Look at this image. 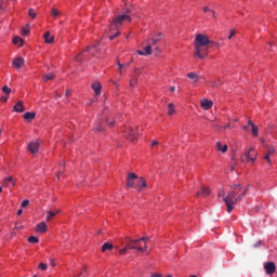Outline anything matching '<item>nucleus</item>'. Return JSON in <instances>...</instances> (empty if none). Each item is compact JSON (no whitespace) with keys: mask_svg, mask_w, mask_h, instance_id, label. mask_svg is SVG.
Returning a JSON list of instances; mask_svg holds the SVG:
<instances>
[{"mask_svg":"<svg viewBox=\"0 0 277 277\" xmlns=\"http://www.w3.org/2000/svg\"><path fill=\"white\" fill-rule=\"evenodd\" d=\"M101 82L96 81L92 84V90L95 91V96H101V90H102Z\"/></svg>","mask_w":277,"mask_h":277,"instance_id":"aec40b11","label":"nucleus"},{"mask_svg":"<svg viewBox=\"0 0 277 277\" xmlns=\"http://www.w3.org/2000/svg\"><path fill=\"white\" fill-rule=\"evenodd\" d=\"M217 85H222V82L219 80L217 82H212V87L215 88Z\"/></svg>","mask_w":277,"mask_h":277,"instance_id":"09e8293b","label":"nucleus"},{"mask_svg":"<svg viewBox=\"0 0 277 277\" xmlns=\"http://www.w3.org/2000/svg\"><path fill=\"white\" fill-rule=\"evenodd\" d=\"M118 36H120V31H117L115 35H111L109 37V40H116V38H118Z\"/></svg>","mask_w":277,"mask_h":277,"instance_id":"37998d69","label":"nucleus"},{"mask_svg":"<svg viewBox=\"0 0 277 277\" xmlns=\"http://www.w3.org/2000/svg\"><path fill=\"white\" fill-rule=\"evenodd\" d=\"M226 129H235V126L228 123L226 126H220L219 131H226Z\"/></svg>","mask_w":277,"mask_h":277,"instance_id":"2f4dec72","label":"nucleus"},{"mask_svg":"<svg viewBox=\"0 0 277 277\" xmlns=\"http://www.w3.org/2000/svg\"><path fill=\"white\" fill-rule=\"evenodd\" d=\"M107 250H114V245L109 243V242H105L102 246V252H107Z\"/></svg>","mask_w":277,"mask_h":277,"instance_id":"c85d7f7f","label":"nucleus"},{"mask_svg":"<svg viewBox=\"0 0 277 277\" xmlns=\"http://www.w3.org/2000/svg\"><path fill=\"white\" fill-rule=\"evenodd\" d=\"M77 62H81V53L76 56Z\"/></svg>","mask_w":277,"mask_h":277,"instance_id":"603ef678","label":"nucleus"},{"mask_svg":"<svg viewBox=\"0 0 277 277\" xmlns=\"http://www.w3.org/2000/svg\"><path fill=\"white\" fill-rule=\"evenodd\" d=\"M36 118V113H25L24 114V119L28 120V122H31Z\"/></svg>","mask_w":277,"mask_h":277,"instance_id":"bb28decb","label":"nucleus"},{"mask_svg":"<svg viewBox=\"0 0 277 277\" xmlns=\"http://www.w3.org/2000/svg\"><path fill=\"white\" fill-rule=\"evenodd\" d=\"M17 215H23V209L17 210Z\"/></svg>","mask_w":277,"mask_h":277,"instance_id":"5fc2aeb1","label":"nucleus"},{"mask_svg":"<svg viewBox=\"0 0 277 277\" xmlns=\"http://www.w3.org/2000/svg\"><path fill=\"white\" fill-rule=\"evenodd\" d=\"M216 149L220 151V153H226V150H228V145H226L224 142L222 141H219L216 143Z\"/></svg>","mask_w":277,"mask_h":277,"instance_id":"a211bd4d","label":"nucleus"},{"mask_svg":"<svg viewBox=\"0 0 277 277\" xmlns=\"http://www.w3.org/2000/svg\"><path fill=\"white\" fill-rule=\"evenodd\" d=\"M168 107H169L168 115L172 116V114H174V111H176L174 109V104H169Z\"/></svg>","mask_w":277,"mask_h":277,"instance_id":"c9c22d12","label":"nucleus"},{"mask_svg":"<svg viewBox=\"0 0 277 277\" xmlns=\"http://www.w3.org/2000/svg\"><path fill=\"white\" fill-rule=\"evenodd\" d=\"M32 277H38V275H34Z\"/></svg>","mask_w":277,"mask_h":277,"instance_id":"774afa93","label":"nucleus"},{"mask_svg":"<svg viewBox=\"0 0 277 277\" xmlns=\"http://www.w3.org/2000/svg\"><path fill=\"white\" fill-rule=\"evenodd\" d=\"M37 233H47V223L41 222L37 225Z\"/></svg>","mask_w":277,"mask_h":277,"instance_id":"5701e85b","label":"nucleus"},{"mask_svg":"<svg viewBox=\"0 0 277 277\" xmlns=\"http://www.w3.org/2000/svg\"><path fill=\"white\" fill-rule=\"evenodd\" d=\"M38 268L41 269L42 272H47L48 266H47V264H44V263L41 262V263L38 265Z\"/></svg>","mask_w":277,"mask_h":277,"instance_id":"ea45409f","label":"nucleus"},{"mask_svg":"<svg viewBox=\"0 0 277 277\" xmlns=\"http://www.w3.org/2000/svg\"><path fill=\"white\" fill-rule=\"evenodd\" d=\"M130 85H131V88H134V85H135V82H133V81H130Z\"/></svg>","mask_w":277,"mask_h":277,"instance_id":"052dcab7","label":"nucleus"},{"mask_svg":"<svg viewBox=\"0 0 277 277\" xmlns=\"http://www.w3.org/2000/svg\"><path fill=\"white\" fill-rule=\"evenodd\" d=\"M241 194L239 196H241V200L243 199V197L246 196L248 188H241Z\"/></svg>","mask_w":277,"mask_h":277,"instance_id":"79ce46f5","label":"nucleus"},{"mask_svg":"<svg viewBox=\"0 0 277 277\" xmlns=\"http://www.w3.org/2000/svg\"><path fill=\"white\" fill-rule=\"evenodd\" d=\"M274 153H276V147L271 146L267 147V154L264 156V159L267 161V163H272V155H274Z\"/></svg>","mask_w":277,"mask_h":277,"instance_id":"dca6fc26","label":"nucleus"},{"mask_svg":"<svg viewBox=\"0 0 277 277\" xmlns=\"http://www.w3.org/2000/svg\"><path fill=\"white\" fill-rule=\"evenodd\" d=\"M14 111H16L17 114H23V111H25V105H23V101H18L14 107H13Z\"/></svg>","mask_w":277,"mask_h":277,"instance_id":"f3484780","label":"nucleus"},{"mask_svg":"<svg viewBox=\"0 0 277 277\" xmlns=\"http://www.w3.org/2000/svg\"><path fill=\"white\" fill-rule=\"evenodd\" d=\"M52 266H55V262H52Z\"/></svg>","mask_w":277,"mask_h":277,"instance_id":"338daca9","label":"nucleus"},{"mask_svg":"<svg viewBox=\"0 0 277 277\" xmlns=\"http://www.w3.org/2000/svg\"><path fill=\"white\" fill-rule=\"evenodd\" d=\"M195 57H198L199 60L209 57V45L199 47V52L198 49H195Z\"/></svg>","mask_w":277,"mask_h":277,"instance_id":"0eeeda50","label":"nucleus"},{"mask_svg":"<svg viewBox=\"0 0 277 277\" xmlns=\"http://www.w3.org/2000/svg\"><path fill=\"white\" fill-rule=\"evenodd\" d=\"M137 55H146V52L142 51V50H138L137 51Z\"/></svg>","mask_w":277,"mask_h":277,"instance_id":"3c124183","label":"nucleus"},{"mask_svg":"<svg viewBox=\"0 0 277 277\" xmlns=\"http://www.w3.org/2000/svg\"><path fill=\"white\" fill-rule=\"evenodd\" d=\"M211 44V40L207 35L199 34L195 38V49L200 53V47H209Z\"/></svg>","mask_w":277,"mask_h":277,"instance_id":"39448f33","label":"nucleus"},{"mask_svg":"<svg viewBox=\"0 0 277 277\" xmlns=\"http://www.w3.org/2000/svg\"><path fill=\"white\" fill-rule=\"evenodd\" d=\"M55 98H62V94L56 93V94H55Z\"/></svg>","mask_w":277,"mask_h":277,"instance_id":"4d7b16f0","label":"nucleus"},{"mask_svg":"<svg viewBox=\"0 0 277 277\" xmlns=\"http://www.w3.org/2000/svg\"><path fill=\"white\" fill-rule=\"evenodd\" d=\"M51 14L54 18H57V16H60V11H57L55 8H52Z\"/></svg>","mask_w":277,"mask_h":277,"instance_id":"58836bf2","label":"nucleus"},{"mask_svg":"<svg viewBox=\"0 0 277 277\" xmlns=\"http://www.w3.org/2000/svg\"><path fill=\"white\" fill-rule=\"evenodd\" d=\"M43 38L47 44H53V42H55V37H51L50 31L44 32Z\"/></svg>","mask_w":277,"mask_h":277,"instance_id":"6ab92c4d","label":"nucleus"},{"mask_svg":"<svg viewBox=\"0 0 277 277\" xmlns=\"http://www.w3.org/2000/svg\"><path fill=\"white\" fill-rule=\"evenodd\" d=\"M235 34H236V32H235V29H232L229 36L227 37L228 40H232L233 37L235 36Z\"/></svg>","mask_w":277,"mask_h":277,"instance_id":"49530a36","label":"nucleus"},{"mask_svg":"<svg viewBox=\"0 0 277 277\" xmlns=\"http://www.w3.org/2000/svg\"><path fill=\"white\" fill-rule=\"evenodd\" d=\"M84 53H91V55H98L101 53V51H98V43H95L91 47H87L83 50Z\"/></svg>","mask_w":277,"mask_h":277,"instance_id":"f8f14e48","label":"nucleus"},{"mask_svg":"<svg viewBox=\"0 0 277 277\" xmlns=\"http://www.w3.org/2000/svg\"><path fill=\"white\" fill-rule=\"evenodd\" d=\"M105 124H108V127L111 129L114 124H116V122L115 121L108 122L107 119L103 117H98V120L95 122L93 127V131H95V133H101L105 131Z\"/></svg>","mask_w":277,"mask_h":277,"instance_id":"20e7f679","label":"nucleus"},{"mask_svg":"<svg viewBox=\"0 0 277 277\" xmlns=\"http://www.w3.org/2000/svg\"><path fill=\"white\" fill-rule=\"evenodd\" d=\"M259 153L256 151V148L249 147L245 150V153L240 157L241 163L254 166V162L256 161Z\"/></svg>","mask_w":277,"mask_h":277,"instance_id":"f03ea898","label":"nucleus"},{"mask_svg":"<svg viewBox=\"0 0 277 277\" xmlns=\"http://www.w3.org/2000/svg\"><path fill=\"white\" fill-rule=\"evenodd\" d=\"M127 250H137V252H142V247L132 246L131 242H128V245H126L123 249L119 250V254H127Z\"/></svg>","mask_w":277,"mask_h":277,"instance_id":"1a4fd4ad","label":"nucleus"},{"mask_svg":"<svg viewBox=\"0 0 277 277\" xmlns=\"http://www.w3.org/2000/svg\"><path fill=\"white\" fill-rule=\"evenodd\" d=\"M150 42H151L153 47H156V44L158 42H161V34H157V36L153 37L150 39Z\"/></svg>","mask_w":277,"mask_h":277,"instance_id":"393cba45","label":"nucleus"},{"mask_svg":"<svg viewBox=\"0 0 277 277\" xmlns=\"http://www.w3.org/2000/svg\"><path fill=\"white\" fill-rule=\"evenodd\" d=\"M22 36H29V24L26 25V28H22Z\"/></svg>","mask_w":277,"mask_h":277,"instance_id":"f704fd0d","label":"nucleus"},{"mask_svg":"<svg viewBox=\"0 0 277 277\" xmlns=\"http://www.w3.org/2000/svg\"><path fill=\"white\" fill-rule=\"evenodd\" d=\"M175 91H176V88L170 87V92H175Z\"/></svg>","mask_w":277,"mask_h":277,"instance_id":"13d9d810","label":"nucleus"},{"mask_svg":"<svg viewBox=\"0 0 277 277\" xmlns=\"http://www.w3.org/2000/svg\"><path fill=\"white\" fill-rule=\"evenodd\" d=\"M203 12H211L210 9L208 6L203 8Z\"/></svg>","mask_w":277,"mask_h":277,"instance_id":"6e6d98bb","label":"nucleus"},{"mask_svg":"<svg viewBox=\"0 0 277 277\" xmlns=\"http://www.w3.org/2000/svg\"><path fill=\"white\" fill-rule=\"evenodd\" d=\"M60 213V210H56V211H50L48 212V216H47V221L48 222H51V220H53V217H55V215H57Z\"/></svg>","mask_w":277,"mask_h":277,"instance_id":"cd10ccee","label":"nucleus"},{"mask_svg":"<svg viewBox=\"0 0 277 277\" xmlns=\"http://www.w3.org/2000/svg\"><path fill=\"white\" fill-rule=\"evenodd\" d=\"M23 228V225L15 223L14 229L15 230H21Z\"/></svg>","mask_w":277,"mask_h":277,"instance_id":"a18cd8bd","label":"nucleus"},{"mask_svg":"<svg viewBox=\"0 0 277 277\" xmlns=\"http://www.w3.org/2000/svg\"><path fill=\"white\" fill-rule=\"evenodd\" d=\"M2 92H3L4 94H6V95H10L11 92H12V89L9 88L8 85H4V87H2Z\"/></svg>","mask_w":277,"mask_h":277,"instance_id":"4c0bfd02","label":"nucleus"},{"mask_svg":"<svg viewBox=\"0 0 277 277\" xmlns=\"http://www.w3.org/2000/svg\"><path fill=\"white\" fill-rule=\"evenodd\" d=\"M241 193V185H233L232 192H229L227 195L224 194V190L219 193V196L223 198V201L226 205L227 213H230L233 209H235L234 205H237V202L241 201V196H237V194Z\"/></svg>","mask_w":277,"mask_h":277,"instance_id":"f257e3e1","label":"nucleus"},{"mask_svg":"<svg viewBox=\"0 0 277 277\" xmlns=\"http://www.w3.org/2000/svg\"><path fill=\"white\" fill-rule=\"evenodd\" d=\"M150 238L148 237H142L140 239H130V243H142V241H144V243H146V241H149Z\"/></svg>","mask_w":277,"mask_h":277,"instance_id":"b1692460","label":"nucleus"},{"mask_svg":"<svg viewBox=\"0 0 277 277\" xmlns=\"http://www.w3.org/2000/svg\"><path fill=\"white\" fill-rule=\"evenodd\" d=\"M211 194V189H209V187H205L201 186L200 192H197L196 196L197 197H202V198H207V196H209Z\"/></svg>","mask_w":277,"mask_h":277,"instance_id":"2eb2a0df","label":"nucleus"},{"mask_svg":"<svg viewBox=\"0 0 277 277\" xmlns=\"http://www.w3.org/2000/svg\"><path fill=\"white\" fill-rule=\"evenodd\" d=\"M264 269L268 276L276 273V264L274 262H268L264 265Z\"/></svg>","mask_w":277,"mask_h":277,"instance_id":"ddd939ff","label":"nucleus"},{"mask_svg":"<svg viewBox=\"0 0 277 277\" xmlns=\"http://www.w3.org/2000/svg\"><path fill=\"white\" fill-rule=\"evenodd\" d=\"M92 103H96V100H91L89 105H92Z\"/></svg>","mask_w":277,"mask_h":277,"instance_id":"680f3d73","label":"nucleus"},{"mask_svg":"<svg viewBox=\"0 0 277 277\" xmlns=\"http://www.w3.org/2000/svg\"><path fill=\"white\" fill-rule=\"evenodd\" d=\"M16 185V179L13 176H8L2 180L3 187H14Z\"/></svg>","mask_w":277,"mask_h":277,"instance_id":"9b49d317","label":"nucleus"},{"mask_svg":"<svg viewBox=\"0 0 277 277\" xmlns=\"http://www.w3.org/2000/svg\"><path fill=\"white\" fill-rule=\"evenodd\" d=\"M1 192H3V188L0 186V194H1Z\"/></svg>","mask_w":277,"mask_h":277,"instance_id":"69168bd1","label":"nucleus"},{"mask_svg":"<svg viewBox=\"0 0 277 277\" xmlns=\"http://www.w3.org/2000/svg\"><path fill=\"white\" fill-rule=\"evenodd\" d=\"M28 15L30 16V18H36V11L34 9H29Z\"/></svg>","mask_w":277,"mask_h":277,"instance_id":"a19ab883","label":"nucleus"},{"mask_svg":"<svg viewBox=\"0 0 277 277\" xmlns=\"http://www.w3.org/2000/svg\"><path fill=\"white\" fill-rule=\"evenodd\" d=\"M25 207H29V200L27 199L22 202V208L25 209Z\"/></svg>","mask_w":277,"mask_h":277,"instance_id":"c03bdc74","label":"nucleus"},{"mask_svg":"<svg viewBox=\"0 0 277 277\" xmlns=\"http://www.w3.org/2000/svg\"><path fill=\"white\" fill-rule=\"evenodd\" d=\"M187 77L193 81V83H198V80L200 79V76H198L196 72H188Z\"/></svg>","mask_w":277,"mask_h":277,"instance_id":"4be33fe9","label":"nucleus"},{"mask_svg":"<svg viewBox=\"0 0 277 277\" xmlns=\"http://www.w3.org/2000/svg\"><path fill=\"white\" fill-rule=\"evenodd\" d=\"M11 237H16V233L12 232Z\"/></svg>","mask_w":277,"mask_h":277,"instance_id":"0e129e2a","label":"nucleus"},{"mask_svg":"<svg viewBox=\"0 0 277 277\" xmlns=\"http://www.w3.org/2000/svg\"><path fill=\"white\" fill-rule=\"evenodd\" d=\"M70 94H72V91L70 89L66 90L65 96H70Z\"/></svg>","mask_w":277,"mask_h":277,"instance_id":"8fccbe9b","label":"nucleus"},{"mask_svg":"<svg viewBox=\"0 0 277 277\" xmlns=\"http://www.w3.org/2000/svg\"><path fill=\"white\" fill-rule=\"evenodd\" d=\"M145 55H153V45H147L144 49Z\"/></svg>","mask_w":277,"mask_h":277,"instance_id":"473e14b6","label":"nucleus"},{"mask_svg":"<svg viewBox=\"0 0 277 277\" xmlns=\"http://www.w3.org/2000/svg\"><path fill=\"white\" fill-rule=\"evenodd\" d=\"M40 239H38V237L36 236H30L28 238V243H39Z\"/></svg>","mask_w":277,"mask_h":277,"instance_id":"72a5a7b5","label":"nucleus"},{"mask_svg":"<svg viewBox=\"0 0 277 277\" xmlns=\"http://www.w3.org/2000/svg\"><path fill=\"white\" fill-rule=\"evenodd\" d=\"M150 146H151V148H155V146H159V142L153 141Z\"/></svg>","mask_w":277,"mask_h":277,"instance_id":"de8ad7c7","label":"nucleus"},{"mask_svg":"<svg viewBox=\"0 0 277 277\" xmlns=\"http://www.w3.org/2000/svg\"><path fill=\"white\" fill-rule=\"evenodd\" d=\"M124 23H131V15H129V11H126L123 14L118 15L111 23V27H115V29H119V27H122Z\"/></svg>","mask_w":277,"mask_h":277,"instance_id":"7ed1b4c3","label":"nucleus"},{"mask_svg":"<svg viewBox=\"0 0 277 277\" xmlns=\"http://www.w3.org/2000/svg\"><path fill=\"white\" fill-rule=\"evenodd\" d=\"M212 13L213 18H215V11H210Z\"/></svg>","mask_w":277,"mask_h":277,"instance_id":"e2e57ef3","label":"nucleus"},{"mask_svg":"<svg viewBox=\"0 0 277 277\" xmlns=\"http://www.w3.org/2000/svg\"><path fill=\"white\" fill-rule=\"evenodd\" d=\"M55 75L53 74H48L45 76H43V81H51V79H54Z\"/></svg>","mask_w":277,"mask_h":277,"instance_id":"e433bc0d","label":"nucleus"},{"mask_svg":"<svg viewBox=\"0 0 277 277\" xmlns=\"http://www.w3.org/2000/svg\"><path fill=\"white\" fill-rule=\"evenodd\" d=\"M131 246H135L136 248H142V252H144V250H148V246H146V242L142 243H132Z\"/></svg>","mask_w":277,"mask_h":277,"instance_id":"7c9ffc66","label":"nucleus"},{"mask_svg":"<svg viewBox=\"0 0 277 277\" xmlns=\"http://www.w3.org/2000/svg\"><path fill=\"white\" fill-rule=\"evenodd\" d=\"M135 181H137V174L135 173H129L128 177H127V187H137L135 185Z\"/></svg>","mask_w":277,"mask_h":277,"instance_id":"9d476101","label":"nucleus"},{"mask_svg":"<svg viewBox=\"0 0 277 277\" xmlns=\"http://www.w3.org/2000/svg\"><path fill=\"white\" fill-rule=\"evenodd\" d=\"M27 149L31 155H36L40 150V141H30L27 145Z\"/></svg>","mask_w":277,"mask_h":277,"instance_id":"6e6552de","label":"nucleus"},{"mask_svg":"<svg viewBox=\"0 0 277 277\" xmlns=\"http://www.w3.org/2000/svg\"><path fill=\"white\" fill-rule=\"evenodd\" d=\"M1 102H2V103H8V97L2 96V97H1Z\"/></svg>","mask_w":277,"mask_h":277,"instance_id":"864d4df0","label":"nucleus"},{"mask_svg":"<svg viewBox=\"0 0 277 277\" xmlns=\"http://www.w3.org/2000/svg\"><path fill=\"white\" fill-rule=\"evenodd\" d=\"M118 66H119V70H122V67H123L124 65H122L121 63H118Z\"/></svg>","mask_w":277,"mask_h":277,"instance_id":"bf43d9fd","label":"nucleus"},{"mask_svg":"<svg viewBox=\"0 0 277 277\" xmlns=\"http://www.w3.org/2000/svg\"><path fill=\"white\" fill-rule=\"evenodd\" d=\"M135 187H140L141 189H144V187H147L146 180H144V177H140Z\"/></svg>","mask_w":277,"mask_h":277,"instance_id":"a878e982","label":"nucleus"},{"mask_svg":"<svg viewBox=\"0 0 277 277\" xmlns=\"http://www.w3.org/2000/svg\"><path fill=\"white\" fill-rule=\"evenodd\" d=\"M12 65L14 66V68H23L25 66V58L16 57L13 60Z\"/></svg>","mask_w":277,"mask_h":277,"instance_id":"4468645a","label":"nucleus"},{"mask_svg":"<svg viewBox=\"0 0 277 277\" xmlns=\"http://www.w3.org/2000/svg\"><path fill=\"white\" fill-rule=\"evenodd\" d=\"M201 107L205 110H209V109H211V107H213V102H211L209 100H203V101H201Z\"/></svg>","mask_w":277,"mask_h":277,"instance_id":"412c9836","label":"nucleus"},{"mask_svg":"<svg viewBox=\"0 0 277 277\" xmlns=\"http://www.w3.org/2000/svg\"><path fill=\"white\" fill-rule=\"evenodd\" d=\"M23 42H24V40L21 37L13 38V44H17V47H23Z\"/></svg>","mask_w":277,"mask_h":277,"instance_id":"c756f323","label":"nucleus"},{"mask_svg":"<svg viewBox=\"0 0 277 277\" xmlns=\"http://www.w3.org/2000/svg\"><path fill=\"white\" fill-rule=\"evenodd\" d=\"M242 129L247 133H251L252 137H259V126L254 124L252 120H249L247 126H243Z\"/></svg>","mask_w":277,"mask_h":277,"instance_id":"423d86ee","label":"nucleus"}]
</instances>
